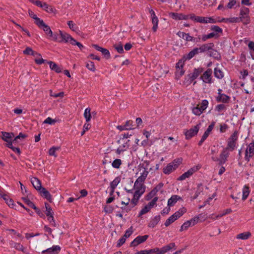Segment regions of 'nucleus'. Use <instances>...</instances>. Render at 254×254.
<instances>
[{"instance_id": "f257e3e1", "label": "nucleus", "mask_w": 254, "mask_h": 254, "mask_svg": "<svg viewBox=\"0 0 254 254\" xmlns=\"http://www.w3.org/2000/svg\"><path fill=\"white\" fill-rule=\"evenodd\" d=\"M31 183L33 187L40 192L42 196L48 199V190L45 188L42 187L40 181L37 178L34 177L31 178Z\"/></svg>"}, {"instance_id": "f03ea898", "label": "nucleus", "mask_w": 254, "mask_h": 254, "mask_svg": "<svg viewBox=\"0 0 254 254\" xmlns=\"http://www.w3.org/2000/svg\"><path fill=\"white\" fill-rule=\"evenodd\" d=\"M208 105V101L206 99L203 100L200 106L197 105L196 107L192 108V113L196 116H200L207 108Z\"/></svg>"}, {"instance_id": "7ed1b4c3", "label": "nucleus", "mask_w": 254, "mask_h": 254, "mask_svg": "<svg viewBox=\"0 0 254 254\" xmlns=\"http://www.w3.org/2000/svg\"><path fill=\"white\" fill-rule=\"evenodd\" d=\"M202 68H194L193 72L189 74L185 78L186 83L190 84L202 72Z\"/></svg>"}, {"instance_id": "20e7f679", "label": "nucleus", "mask_w": 254, "mask_h": 254, "mask_svg": "<svg viewBox=\"0 0 254 254\" xmlns=\"http://www.w3.org/2000/svg\"><path fill=\"white\" fill-rule=\"evenodd\" d=\"M136 190L135 191L134 194H133V197L131 200V203L132 204V207H133L134 206H135L138 201V199H139L140 197L142 195V194L145 191V189L144 188H136Z\"/></svg>"}, {"instance_id": "39448f33", "label": "nucleus", "mask_w": 254, "mask_h": 254, "mask_svg": "<svg viewBox=\"0 0 254 254\" xmlns=\"http://www.w3.org/2000/svg\"><path fill=\"white\" fill-rule=\"evenodd\" d=\"M184 62L185 61L183 59H181L176 64V71L175 74L177 78H180L185 73V70L183 69Z\"/></svg>"}, {"instance_id": "423d86ee", "label": "nucleus", "mask_w": 254, "mask_h": 254, "mask_svg": "<svg viewBox=\"0 0 254 254\" xmlns=\"http://www.w3.org/2000/svg\"><path fill=\"white\" fill-rule=\"evenodd\" d=\"M200 167L198 166H194L180 176L178 180L180 181L184 180L190 177L194 173L198 171Z\"/></svg>"}, {"instance_id": "0eeeda50", "label": "nucleus", "mask_w": 254, "mask_h": 254, "mask_svg": "<svg viewBox=\"0 0 254 254\" xmlns=\"http://www.w3.org/2000/svg\"><path fill=\"white\" fill-rule=\"evenodd\" d=\"M254 142H252L250 143L245 151V159L247 162H249L250 159L254 156Z\"/></svg>"}, {"instance_id": "6e6552de", "label": "nucleus", "mask_w": 254, "mask_h": 254, "mask_svg": "<svg viewBox=\"0 0 254 254\" xmlns=\"http://www.w3.org/2000/svg\"><path fill=\"white\" fill-rule=\"evenodd\" d=\"M212 69L208 68L203 73L200 78L204 83L209 84L212 83L213 82L212 80Z\"/></svg>"}, {"instance_id": "1a4fd4ad", "label": "nucleus", "mask_w": 254, "mask_h": 254, "mask_svg": "<svg viewBox=\"0 0 254 254\" xmlns=\"http://www.w3.org/2000/svg\"><path fill=\"white\" fill-rule=\"evenodd\" d=\"M200 126L199 125H196L193 127L190 128L189 130H187L185 132V134L186 136V138L187 139H189L196 135L198 132Z\"/></svg>"}, {"instance_id": "9d476101", "label": "nucleus", "mask_w": 254, "mask_h": 254, "mask_svg": "<svg viewBox=\"0 0 254 254\" xmlns=\"http://www.w3.org/2000/svg\"><path fill=\"white\" fill-rule=\"evenodd\" d=\"M148 238V235L138 236L130 244V247H136L140 244L144 242Z\"/></svg>"}, {"instance_id": "9b49d317", "label": "nucleus", "mask_w": 254, "mask_h": 254, "mask_svg": "<svg viewBox=\"0 0 254 254\" xmlns=\"http://www.w3.org/2000/svg\"><path fill=\"white\" fill-rule=\"evenodd\" d=\"M218 96L216 97L217 102H222L223 103H228L230 100V97L225 94L222 93V89L218 90Z\"/></svg>"}, {"instance_id": "f8f14e48", "label": "nucleus", "mask_w": 254, "mask_h": 254, "mask_svg": "<svg viewBox=\"0 0 254 254\" xmlns=\"http://www.w3.org/2000/svg\"><path fill=\"white\" fill-rule=\"evenodd\" d=\"M170 17L175 20H187L190 18V15H185L182 13H178L176 12H170L169 14Z\"/></svg>"}, {"instance_id": "ddd939ff", "label": "nucleus", "mask_w": 254, "mask_h": 254, "mask_svg": "<svg viewBox=\"0 0 254 254\" xmlns=\"http://www.w3.org/2000/svg\"><path fill=\"white\" fill-rule=\"evenodd\" d=\"M60 40L59 42H64L65 43L69 42L71 44L72 40H74L72 37L68 34L66 33H63L61 31H60Z\"/></svg>"}, {"instance_id": "4468645a", "label": "nucleus", "mask_w": 254, "mask_h": 254, "mask_svg": "<svg viewBox=\"0 0 254 254\" xmlns=\"http://www.w3.org/2000/svg\"><path fill=\"white\" fill-rule=\"evenodd\" d=\"M190 19L196 22L207 23V17L196 16L194 14H190Z\"/></svg>"}, {"instance_id": "2eb2a0df", "label": "nucleus", "mask_w": 254, "mask_h": 254, "mask_svg": "<svg viewBox=\"0 0 254 254\" xmlns=\"http://www.w3.org/2000/svg\"><path fill=\"white\" fill-rule=\"evenodd\" d=\"M250 10L248 8L246 7H243L241 8L240 10V14L241 16V17L240 18V19L243 18L246 19L247 23H249L250 19L249 17L248 16V14L249 13Z\"/></svg>"}, {"instance_id": "dca6fc26", "label": "nucleus", "mask_w": 254, "mask_h": 254, "mask_svg": "<svg viewBox=\"0 0 254 254\" xmlns=\"http://www.w3.org/2000/svg\"><path fill=\"white\" fill-rule=\"evenodd\" d=\"M178 167V165L174 162L168 164L163 169V173L165 174H170L173 170H175Z\"/></svg>"}, {"instance_id": "f3484780", "label": "nucleus", "mask_w": 254, "mask_h": 254, "mask_svg": "<svg viewBox=\"0 0 254 254\" xmlns=\"http://www.w3.org/2000/svg\"><path fill=\"white\" fill-rule=\"evenodd\" d=\"M229 155L228 151L224 148L220 155V165H223L226 162Z\"/></svg>"}, {"instance_id": "a211bd4d", "label": "nucleus", "mask_w": 254, "mask_h": 254, "mask_svg": "<svg viewBox=\"0 0 254 254\" xmlns=\"http://www.w3.org/2000/svg\"><path fill=\"white\" fill-rule=\"evenodd\" d=\"M214 47V44L213 43H209L205 44L202 45L199 48V49L200 50L201 53H204L206 52H209L210 50H212Z\"/></svg>"}, {"instance_id": "6ab92c4d", "label": "nucleus", "mask_w": 254, "mask_h": 254, "mask_svg": "<svg viewBox=\"0 0 254 254\" xmlns=\"http://www.w3.org/2000/svg\"><path fill=\"white\" fill-rule=\"evenodd\" d=\"M145 178L140 176L135 181L134 187L136 188H144L145 189V186L142 184L143 182L145 180Z\"/></svg>"}, {"instance_id": "aec40b11", "label": "nucleus", "mask_w": 254, "mask_h": 254, "mask_svg": "<svg viewBox=\"0 0 254 254\" xmlns=\"http://www.w3.org/2000/svg\"><path fill=\"white\" fill-rule=\"evenodd\" d=\"M121 181V178L119 177H117L115 178V179L110 183V188L111 189V191L110 193V195H112L115 191V189L116 188L118 185Z\"/></svg>"}, {"instance_id": "412c9836", "label": "nucleus", "mask_w": 254, "mask_h": 254, "mask_svg": "<svg viewBox=\"0 0 254 254\" xmlns=\"http://www.w3.org/2000/svg\"><path fill=\"white\" fill-rule=\"evenodd\" d=\"M35 24L41 29H42L46 32L48 31V26L44 22L43 20L37 18L35 20Z\"/></svg>"}, {"instance_id": "4be33fe9", "label": "nucleus", "mask_w": 254, "mask_h": 254, "mask_svg": "<svg viewBox=\"0 0 254 254\" xmlns=\"http://www.w3.org/2000/svg\"><path fill=\"white\" fill-rule=\"evenodd\" d=\"M179 200H182L181 197L178 195H173L168 200V205L172 206Z\"/></svg>"}, {"instance_id": "5701e85b", "label": "nucleus", "mask_w": 254, "mask_h": 254, "mask_svg": "<svg viewBox=\"0 0 254 254\" xmlns=\"http://www.w3.org/2000/svg\"><path fill=\"white\" fill-rule=\"evenodd\" d=\"M49 65L51 69L55 72L57 73H60L62 72V68L61 67L59 66L55 63L52 61H49Z\"/></svg>"}, {"instance_id": "b1692460", "label": "nucleus", "mask_w": 254, "mask_h": 254, "mask_svg": "<svg viewBox=\"0 0 254 254\" xmlns=\"http://www.w3.org/2000/svg\"><path fill=\"white\" fill-rule=\"evenodd\" d=\"M49 37H50L51 39L54 41L59 42L60 40V35H59L57 33H53L49 27Z\"/></svg>"}, {"instance_id": "393cba45", "label": "nucleus", "mask_w": 254, "mask_h": 254, "mask_svg": "<svg viewBox=\"0 0 254 254\" xmlns=\"http://www.w3.org/2000/svg\"><path fill=\"white\" fill-rule=\"evenodd\" d=\"M177 34L179 37L184 39L186 41H192L193 39V38L190 36L189 34L185 33L183 32L179 31Z\"/></svg>"}, {"instance_id": "a878e982", "label": "nucleus", "mask_w": 254, "mask_h": 254, "mask_svg": "<svg viewBox=\"0 0 254 254\" xmlns=\"http://www.w3.org/2000/svg\"><path fill=\"white\" fill-rule=\"evenodd\" d=\"M176 245L174 243H171L169 244L164 246L162 248H161V252L162 254H164L172 249H176Z\"/></svg>"}, {"instance_id": "bb28decb", "label": "nucleus", "mask_w": 254, "mask_h": 254, "mask_svg": "<svg viewBox=\"0 0 254 254\" xmlns=\"http://www.w3.org/2000/svg\"><path fill=\"white\" fill-rule=\"evenodd\" d=\"M160 220V215L155 216L150 220L148 224V227L150 228H154L158 223Z\"/></svg>"}, {"instance_id": "cd10ccee", "label": "nucleus", "mask_w": 254, "mask_h": 254, "mask_svg": "<svg viewBox=\"0 0 254 254\" xmlns=\"http://www.w3.org/2000/svg\"><path fill=\"white\" fill-rule=\"evenodd\" d=\"M1 133L2 134V139L5 142L12 140V138L14 137V134L13 133H9L4 131H2Z\"/></svg>"}, {"instance_id": "c85d7f7f", "label": "nucleus", "mask_w": 254, "mask_h": 254, "mask_svg": "<svg viewBox=\"0 0 254 254\" xmlns=\"http://www.w3.org/2000/svg\"><path fill=\"white\" fill-rule=\"evenodd\" d=\"M251 236V233L250 232H245L240 233L237 235L236 238L243 240L248 239Z\"/></svg>"}, {"instance_id": "c756f323", "label": "nucleus", "mask_w": 254, "mask_h": 254, "mask_svg": "<svg viewBox=\"0 0 254 254\" xmlns=\"http://www.w3.org/2000/svg\"><path fill=\"white\" fill-rule=\"evenodd\" d=\"M60 150L59 146H53L49 149V155L53 156L55 158L57 156V152Z\"/></svg>"}, {"instance_id": "7c9ffc66", "label": "nucleus", "mask_w": 254, "mask_h": 254, "mask_svg": "<svg viewBox=\"0 0 254 254\" xmlns=\"http://www.w3.org/2000/svg\"><path fill=\"white\" fill-rule=\"evenodd\" d=\"M61 250L59 246H53L51 248H49V254H58Z\"/></svg>"}, {"instance_id": "2f4dec72", "label": "nucleus", "mask_w": 254, "mask_h": 254, "mask_svg": "<svg viewBox=\"0 0 254 254\" xmlns=\"http://www.w3.org/2000/svg\"><path fill=\"white\" fill-rule=\"evenodd\" d=\"M214 74L215 77L218 79H222L224 77V73L219 67H215L214 70Z\"/></svg>"}, {"instance_id": "473e14b6", "label": "nucleus", "mask_w": 254, "mask_h": 254, "mask_svg": "<svg viewBox=\"0 0 254 254\" xmlns=\"http://www.w3.org/2000/svg\"><path fill=\"white\" fill-rule=\"evenodd\" d=\"M54 212L51 207H49V222L53 226L56 227L57 224L54 220L53 216Z\"/></svg>"}, {"instance_id": "72a5a7b5", "label": "nucleus", "mask_w": 254, "mask_h": 254, "mask_svg": "<svg viewBox=\"0 0 254 254\" xmlns=\"http://www.w3.org/2000/svg\"><path fill=\"white\" fill-rule=\"evenodd\" d=\"M10 245L11 247L15 248L18 251L24 252L23 246L19 243H17L14 241H11L10 242Z\"/></svg>"}, {"instance_id": "f704fd0d", "label": "nucleus", "mask_w": 254, "mask_h": 254, "mask_svg": "<svg viewBox=\"0 0 254 254\" xmlns=\"http://www.w3.org/2000/svg\"><path fill=\"white\" fill-rule=\"evenodd\" d=\"M250 192L249 187L248 186L245 185L243 189L242 199L243 200H245L247 198L250 194Z\"/></svg>"}, {"instance_id": "c9c22d12", "label": "nucleus", "mask_w": 254, "mask_h": 254, "mask_svg": "<svg viewBox=\"0 0 254 254\" xmlns=\"http://www.w3.org/2000/svg\"><path fill=\"white\" fill-rule=\"evenodd\" d=\"M84 117L85 119L86 122H89L91 120V109L90 108H87L84 110Z\"/></svg>"}, {"instance_id": "e433bc0d", "label": "nucleus", "mask_w": 254, "mask_h": 254, "mask_svg": "<svg viewBox=\"0 0 254 254\" xmlns=\"http://www.w3.org/2000/svg\"><path fill=\"white\" fill-rule=\"evenodd\" d=\"M187 211V209L185 207H182L178 211L173 214L174 216L176 217L177 219L181 217Z\"/></svg>"}, {"instance_id": "4c0bfd02", "label": "nucleus", "mask_w": 254, "mask_h": 254, "mask_svg": "<svg viewBox=\"0 0 254 254\" xmlns=\"http://www.w3.org/2000/svg\"><path fill=\"white\" fill-rule=\"evenodd\" d=\"M236 145V142L229 140L227 143V146L225 149L230 150L231 151H233Z\"/></svg>"}, {"instance_id": "58836bf2", "label": "nucleus", "mask_w": 254, "mask_h": 254, "mask_svg": "<svg viewBox=\"0 0 254 254\" xmlns=\"http://www.w3.org/2000/svg\"><path fill=\"white\" fill-rule=\"evenodd\" d=\"M240 18L239 17H231L228 18H223L222 20L220 21V22L226 21L229 22L231 23H237L240 21Z\"/></svg>"}, {"instance_id": "ea45409f", "label": "nucleus", "mask_w": 254, "mask_h": 254, "mask_svg": "<svg viewBox=\"0 0 254 254\" xmlns=\"http://www.w3.org/2000/svg\"><path fill=\"white\" fill-rule=\"evenodd\" d=\"M67 24L69 28L74 32H77L79 31L78 27L76 25L73 21H68Z\"/></svg>"}, {"instance_id": "a19ab883", "label": "nucleus", "mask_w": 254, "mask_h": 254, "mask_svg": "<svg viewBox=\"0 0 254 254\" xmlns=\"http://www.w3.org/2000/svg\"><path fill=\"white\" fill-rule=\"evenodd\" d=\"M173 214L169 217L165 221L164 225L165 226L167 227L169 226L171 223L174 222L175 221L177 220L176 217H175Z\"/></svg>"}, {"instance_id": "79ce46f5", "label": "nucleus", "mask_w": 254, "mask_h": 254, "mask_svg": "<svg viewBox=\"0 0 254 254\" xmlns=\"http://www.w3.org/2000/svg\"><path fill=\"white\" fill-rule=\"evenodd\" d=\"M173 214L169 217L165 221L164 225L165 226L167 227L169 226L171 223L174 222L175 221L177 220L176 217H175Z\"/></svg>"}, {"instance_id": "37998d69", "label": "nucleus", "mask_w": 254, "mask_h": 254, "mask_svg": "<svg viewBox=\"0 0 254 254\" xmlns=\"http://www.w3.org/2000/svg\"><path fill=\"white\" fill-rule=\"evenodd\" d=\"M173 214L169 217L165 221L164 225L165 226L167 227L169 226L171 223L174 222L175 221L177 220L176 217H175Z\"/></svg>"}, {"instance_id": "c03bdc74", "label": "nucleus", "mask_w": 254, "mask_h": 254, "mask_svg": "<svg viewBox=\"0 0 254 254\" xmlns=\"http://www.w3.org/2000/svg\"><path fill=\"white\" fill-rule=\"evenodd\" d=\"M152 23L153 24L152 30L154 32H156L158 28V19L157 17L153 18H151Z\"/></svg>"}, {"instance_id": "a18cd8bd", "label": "nucleus", "mask_w": 254, "mask_h": 254, "mask_svg": "<svg viewBox=\"0 0 254 254\" xmlns=\"http://www.w3.org/2000/svg\"><path fill=\"white\" fill-rule=\"evenodd\" d=\"M86 67L90 70L92 71H95L96 68L95 66L94 63L93 62L89 61L86 64Z\"/></svg>"}, {"instance_id": "49530a36", "label": "nucleus", "mask_w": 254, "mask_h": 254, "mask_svg": "<svg viewBox=\"0 0 254 254\" xmlns=\"http://www.w3.org/2000/svg\"><path fill=\"white\" fill-rule=\"evenodd\" d=\"M24 202L30 207L33 208L34 209H37L36 206L35 204L30 201L27 198H23Z\"/></svg>"}, {"instance_id": "de8ad7c7", "label": "nucleus", "mask_w": 254, "mask_h": 254, "mask_svg": "<svg viewBox=\"0 0 254 254\" xmlns=\"http://www.w3.org/2000/svg\"><path fill=\"white\" fill-rule=\"evenodd\" d=\"M122 164L121 160L120 159H116L114 160L112 164L113 167L118 169L120 168Z\"/></svg>"}, {"instance_id": "09e8293b", "label": "nucleus", "mask_w": 254, "mask_h": 254, "mask_svg": "<svg viewBox=\"0 0 254 254\" xmlns=\"http://www.w3.org/2000/svg\"><path fill=\"white\" fill-rule=\"evenodd\" d=\"M209 52V55L210 57H212L215 59H218L219 57H220L219 54L217 52V51L213 49V48H212V50H210Z\"/></svg>"}, {"instance_id": "8fccbe9b", "label": "nucleus", "mask_w": 254, "mask_h": 254, "mask_svg": "<svg viewBox=\"0 0 254 254\" xmlns=\"http://www.w3.org/2000/svg\"><path fill=\"white\" fill-rule=\"evenodd\" d=\"M190 226H191V225L190 224V221L189 220L187 221L186 222L184 223V224L181 226L180 229V231L182 232L184 230H186L189 228V227H190Z\"/></svg>"}, {"instance_id": "3c124183", "label": "nucleus", "mask_w": 254, "mask_h": 254, "mask_svg": "<svg viewBox=\"0 0 254 254\" xmlns=\"http://www.w3.org/2000/svg\"><path fill=\"white\" fill-rule=\"evenodd\" d=\"M150 209L151 208L147 205H145L139 212L138 216L139 217L147 213Z\"/></svg>"}, {"instance_id": "603ef678", "label": "nucleus", "mask_w": 254, "mask_h": 254, "mask_svg": "<svg viewBox=\"0 0 254 254\" xmlns=\"http://www.w3.org/2000/svg\"><path fill=\"white\" fill-rule=\"evenodd\" d=\"M133 121L129 120L126 122V124L124 125L127 130L132 129L133 127Z\"/></svg>"}, {"instance_id": "864d4df0", "label": "nucleus", "mask_w": 254, "mask_h": 254, "mask_svg": "<svg viewBox=\"0 0 254 254\" xmlns=\"http://www.w3.org/2000/svg\"><path fill=\"white\" fill-rule=\"evenodd\" d=\"M226 109V106L223 104L217 105L215 107V110L218 112H221L225 110Z\"/></svg>"}, {"instance_id": "5fc2aeb1", "label": "nucleus", "mask_w": 254, "mask_h": 254, "mask_svg": "<svg viewBox=\"0 0 254 254\" xmlns=\"http://www.w3.org/2000/svg\"><path fill=\"white\" fill-rule=\"evenodd\" d=\"M211 29L213 30L216 35L219 33H222V29L218 26L213 25L211 26Z\"/></svg>"}, {"instance_id": "6e6d98bb", "label": "nucleus", "mask_w": 254, "mask_h": 254, "mask_svg": "<svg viewBox=\"0 0 254 254\" xmlns=\"http://www.w3.org/2000/svg\"><path fill=\"white\" fill-rule=\"evenodd\" d=\"M215 125V122L214 121L212 122L211 124L207 127L206 130L204 132V133H206L207 135H209L210 132L213 129Z\"/></svg>"}, {"instance_id": "4d7b16f0", "label": "nucleus", "mask_w": 254, "mask_h": 254, "mask_svg": "<svg viewBox=\"0 0 254 254\" xmlns=\"http://www.w3.org/2000/svg\"><path fill=\"white\" fill-rule=\"evenodd\" d=\"M114 47L119 53L124 52L123 46L121 44H115Z\"/></svg>"}, {"instance_id": "13d9d810", "label": "nucleus", "mask_w": 254, "mask_h": 254, "mask_svg": "<svg viewBox=\"0 0 254 254\" xmlns=\"http://www.w3.org/2000/svg\"><path fill=\"white\" fill-rule=\"evenodd\" d=\"M50 96H52V97H64V93L63 92H60L59 93H54L52 91V90H50Z\"/></svg>"}, {"instance_id": "bf43d9fd", "label": "nucleus", "mask_w": 254, "mask_h": 254, "mask_svg": "<svg viewBox=\"0 0 254 254\" xmlns=\"http://www.w3.org/2000/svg\"><path fill=\"white\" fill-rule=\"evenodd\" d=\"M101 53L106 59H109L110 58V53L108 49L104 48L102 51Z\"/></svg>"}, {"instance_id": "052dcab7", "label": "nucleus", "mask_w": 254, "mask_h": 254, "mask_svg": "<svg viewBox=\"0 0 254 254\" xmlns=\"http://www.w3.org/2000/svg\"><path fill=\"white\" fill-rule=\"evenodd\" d=\"M238 132L237 130H235L233 134L231 135L230 137L229 138V140L231 141H234L236 142V141L238 139Z\"/></svg>"}, {"instance_id": "680f3d73", "label": "nucleus", "mask_w": 254, "mask_h": 254, "mask_svg": "<svg viewBox=\"0 0 254 254\" xmlns=\"http://www.w3.org/2000/svg\"><path fill=\"white\" fill-rule=\"evenodd\" d=\"M228 126L226 124H220V132L221 133L225 132L226 130L228 128Z\"/></svg>"}, {"instance_id": "e2e57ef3", "label": "nucleus", "mask_w": 254, "mask_h": 254, "mask_svg": "<svg viewBox=\"0 0 254 254\" xmlns=\"http://www.w3.org/2000/svg\"><path fill=\"white\" fill-rule=\"evenodd\" d=\"M23 54L27 55H31L35 54V51H33L32 49L30 47H27L24 51Z\"/></svg>"}, {"instance_id": "0e129e2a", "label": "nucleus", "mask_w": 254, "mask_h": 254, "mask_svg": "<svg viewBox=\"0 0 254 254\" xmlns=\"http://www.w3.org/2000/svg\"><path fill=\"white\" fill-rule=\"evenodd\" d=\"M156 193L152 190L146 196V200H149L154 197Z\"/></svg>"}, {"instance_id": "69168bd1", "label": "nucleus", "mask_w": 254, "mask_h": 254, "mask_svg": "<svg viewBox=\"0 0 254 254\" xmlns=\"http://www.w3.org/2000/svg\"><path fill=\"white\" fill-rule=\"evenodd\" d=\"M71 44L72 45H77L80 50H82L84 48L81 43L77 42L75 40H72Z\"/></svg>"}, {"instance_id": "338daca9", "label": "nucleus", "mask_w": 254, "mask_h": 254, "mask_svg": "<svg viewBox=\"0 0 254 254\" xmlns=\"http://www.w3.org/2000/svg\"><path fill=\"white\" fill-rule=\"evenodd\" d=\"M132 232L133 231L131 227L126 231L123 236L127 239V238L130 237V236L132 234Z\"/></svg>"}, {"instance_id": "774afa93", "label": "nucleus", "mask_w": 254, "mask_h": 254, "mask_svg": "<svg viewBox=\"0 0 254 254\" xmlns=\"http://www.w3.org/2000/svg\"><path fill=\"white\" fill-rule=\"evenodd\" d=\"M126 239L124 236H123L118 240L117 247H120L126 242Z\"/></svg>"}]
</instances>
